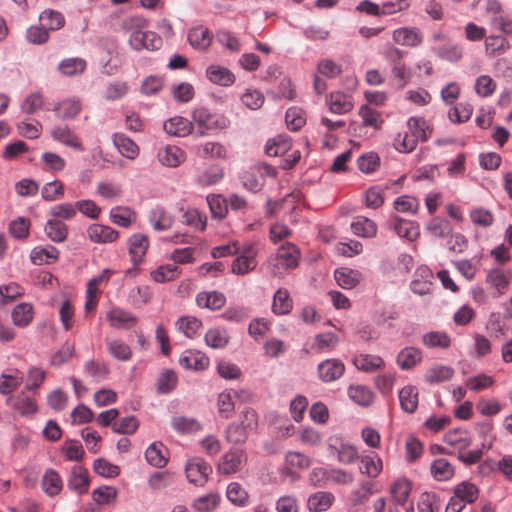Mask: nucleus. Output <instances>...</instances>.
<instances>
[{
	"mask_svg": "<svg viewBox=\"0 0 512 512\" xmlns=\"http://www.w3.org/2000/svg\"><path fill=\"white\" fill-rule=\"evenodd\" d=\"M239 418L240 422H232L226 427L225 438L229 443H245L249 434L256 431L258 427V415L253 409H245Z\"/></svg>",
	"mask_w": 512,
	"mask_h": 512,
	"instance_id": "obj_1",
	"label": "nucleus"
},
{
	"mask_svg": "<svg viewBox=\"0 0 512 512\" xmlns=\"http://www.w3.org/2000/svg\"><path fill=\"white\" fill-rule=\"evenodd\" d=\"M299 258V249L293 243L286 242L278 248L275 256L269 259L271 273L276 277H283L287 270L298 266Z\"/></svg>",
	"mask_w": 512,
	"mask_h": 512,
	"instance_id": "obj_2",
	"label": "nucleus"
},
{
	"mask_svg": "<svg viewBox=\"0 0 512 512\" xmlns=\"http://www.w3.org/2000/svg\"><path fill=\"white\" fill-rule=\"evenodd\" d=\"M193 128L196 127L198 135L203 136L208 132L225 127V120L218 118L216 115L204 107L196 108L192 113Z\"/></svg>",
	"mask_w": 512,
	"mask_h": 512,
	"instance_id": "obj_3",
	"label": "nucleus"
},
{
	"mask_svg": "<svg viewBox=\"0 0 512 512\" xmlns=\"http://www.w3.org/2000/svg\"><path fill=\"white\" fill-rule=\"evenodd\" d=\"M327 445L330 453L336 454L337 460L341 464L350 465L359 459L357 448L350 443L343 442L339 437H330Z\"/></svg>",
	"mask_w": 512,
	"mask_h": 512,
	"instance_id": "obj_4",
	"label": "nucleus"
},
{
	"mask_svg": "<svg viewBox=\"0 0 512 512\" xmlns=\"http://www.w3.org/2000/svg\"><path fill=\"white\" fill-rule=\"evenodd\" d=\"M186 477L190 483L203 486L212 473L211 465L200 457L188 460L185 467Z\"/></svg>",
	"mask_w": 512,
	"mask_h": 512,
	"instance_id": "obj_5",
	"label": "nucleus"
},
{
	"mask_svg": "<svg viewBox=\"0 0 512 512\" xmlns=\"http://www.w3.org/2000/svg\"><path fill=\"white\" fill-rule=\"evenodd\" d=\"M246 462V454L243 450L231 449L221 457L218 463V471L221 474L230 475L240 471Z\"/></svg>",
	"mask_w": 512,
	"mask_h": 512,
	"instance_id": "obj_6",
	"label": "nucleus"
},
{
	"mask_svg": "<svg viewBox=\"0 0 512 512\" xmlns=\"http://www.w3.org/2000/svg\"><path fill=\"white\" fill-rule=\"evenodd\" d=\"M148 21L141 16H130L122 20L120 28L125 34L129 35V44L131 47H140L142 44L138 40V35L147 29Z\"/></svg>",
	"mask_w": 512,
	"mask_h": 512,
	"instance_id": "obj_7",
	"label": "nucleus"
},
{
	"mask_svg": "<svg viewBox=\"0 0 512 512\" xmlns=\"http://www.w3.org/2000/svg\"><path fill=\"white\" fill-rule=\"evenodd\" d=\"M318 376L325 383L339 379L345 371L344 364L338 359H326L317 367Z\"/></svg>",
	"mask_w": 512,
	"mask_h": 512,
	"instance_id": "obj_8",
	"label": "nucleus"
},
{
	"mask_svg": "<svg viewBox=\"0 0 512 512\" xmlns=\"http://www.w3.org/2000/svg\"><path fill=\"white\" fill-rule=\"evenodd\" d=\"M88 239L97 244H108L115 242L119 233L110 226L103 224H91L87 228Z\"/></svg>",
	"mask_w": 512,
	"mask_h": 512,
	"instance_id": "obj_9",
	"label": "nucleus"
},
{
	"mask_svg": "<svg viewBox=\"0 0 512 512\" xmlns=\"http://www.w3.org/2000/svg\"><path fill=\"white\" fill-rule=\"evenodd\" d=\"M392 38L401 46L417 47L423 41L421 31L416 27H401L393 31Z\"/></svg>",
	"mask_w": 512,
	"mask_h": 512,
	"instance_id": "obj_10",
	"label": "nucleus"
},
{
	"mask_svg": "<svg viewBox=\"0 0 512 512\" xmlns=\"http://www.w3.org/2000/svg\"><path fill=\"white\" fill-rule=\"evenodd\" d=\"M209 363V358L198 350H186L179 358L180 366L187 370L202 371L209 366Z\"/></svg>",
	"mask_w": 512,
	"mask_h": 512,
	"instance_id": "obj_11",
	"label": "nucleus"
},
{
	"mask_svg": "<svg viewBox=\"0 0 512 512\" xmlns=\"http://www.w3.org/2000/svg\"><path fill=\"white\" fill-rule=\"evenodd\" d=\"M485 282L495 291L494 296L499 297L507 292L510 279L502 269L493 268L487 271Z\"/></svg>",
	"mask_w": 512,
	"mask_h": 512,
	"instance_id": "obj_12",
	"label": "nucleus"
},
{
	"mask_svg": "<svg viewBox=\"0 0 512 512\" xmlns=\"http://www.w3.org/2000/svg\"><path fill=\"white\" fill-rule=\"evenodd\" d=\"M148 222L158 232L169 230L174 223L173 216L162 206H155L148 214Z\"/></svg>",
	"mask_w": 512,
	"mask_h": 512,
	"instance_id": "obj_13",
	"label": "nucleus"
},
{
	"mask_svg": "<svg viewBox=\"0 0 512 512\" xmlns=\"http://www.w3.org/2000/svg\"><path fill=\"white\" fill-rule=\"evenodd\" d=\"M51 137L70 148L77 151H83L84 146L81 143L79 137L66 125L55 126L51 130Z\"/></svg>",
	"mask_w": 512,
	"mask_h": 512,
	"instance_id": "obj_14",
	"label": "nucleus"
},
{
	"mask_svg": "<svg viewBox=\"0 0 512 512\" xmlns=\"http://www.w3.org/2000/svg\"><path fill=\"white\" fill-rule=\"evenodd\" d=\"M89 483L90 480L87 469L82 466L75 465L68 478V487L72 491L82 495L88 491Z\"/></svg>",
	"mask_w": 512,
	"mask_h": 512,
	"instance_id": "obj_15",
	"label": "nucleus"
},
{
	"mask_svg": "<svg viewBox=\"0 0 512 512\" xmlns=\"http://www.w3.org/2000/svg\"><path fill=\"white\" fill-rule=\"evenodd\" d=\"M163 129L169 135L185 137L192 133L193 124L184 117L175 116L163 123Z\"/></svg>",
	"mask_w": 512,
	"mask_h": 512,
	"instance_id": "obj_16",
	"label": "nucleus"
},
{
	"mask_svg": "<svg viewBox=\"0 0 512 512\" xmlns=\"http://www.w3.org/2000/svg\"><path fill=\"white\" fill-rule=\"evenodd\" d=\"M107 320L111 327L116 329H127L137 322V317L121 308H112L107 313Z\"/></svg>",
	"mask_w": 512,
	"mask_h": 512,
	"instance_id": "obj_17",
	"label": "nucleus"
},
{
	"mask_svg": "<svg viewBox=\"0 0 512 512\" xmlns=\"http://www.w3.org/2000/svg\"><path fill=\"white\" fill-rule=\"evenodd\" d=\"M129 253L134 264H139L149 247V239L145 234H133L128 240Z\"/></svg>",
	"mask_w": 512,
	"mask_h": 512,
	"instance_id": "obj_18",
	"label": "nucleus"
},
{
	"mask_svg": "<svg viewBox=\"0 0 512 512\" xmlns=\"http://www.w3.org/2000/svg\"><path fill=\"white\" fill-rule=\"evenodd\" d=\"M196 303L201 308L219 310L225 305L226 297L218 291H203L197 294Z\"/></svg>",
	"mask_w": 512,
	"mask_h": 512,
	"instance_id": "obj_19",
	"label": "nucleus"
},
{
	"mask_svg": "<svg viewBox=\"0 0 512 512\" xmlns=\"http://www.w3.org/2000/svg\"><path fill=\"white\" fill-rule=\"evenodd\" d=\"M171 427L174 431L182 435L193 434L202 429L201 423L196 418L182 415L172 417Z\"/></svg>",
	"mask_w": 512,
	"mask_h": 512,
	"instance_id": "obj_20",
	"label": "nucleus"
},
{
	"mask_svg": "<svg viewBox=\"0 0 512 512\" xmlns=\"http://www.w3.org/2000/svg\"><path fill=\"white\" fill-rule=\"evenodd\" d=\"M353 364L358 370L367 373H372L382 369L385 365V362L378 355L362 353L354 357Z\"/></svg>",
	"mask_w": 512,
	"mask_h": 512,
	"instance_id": "obj_21",
	"label": "nucleus"
},
{
	"mask_svg": "<svg viewBox=\"0 0 512 512\" xmlns=\"http://www.w3.org/2000/svg\"><path fill=\"white\" fill-rule=\"evenodd\" d=\"M327 104L329 110L335 114H345L353 109V101L350 95L342 92H333L330 94Z\"/></svg>",
	"mask_w": 512,
	"mask_h": 512,
	"instance_id": "obj_22",
	"label": "nucleus"
},
{
	"mask_svg": "<svg viewBox=\"0 0 512 512\" xmlns=\"http://www.w3.org/2000/svg\"><path fill=\"white\" fill-rule=\"evenodd\" d=\"M293 309V300L286 288H279L272 302V312L277 316L287 315Z\"/></svg>",
	"mask_w": 512,
	"mask_h": 512,
	"instance_id": "obj_23",
	"label": "nucleus"
},
{
	"mask_svg": "<svg viewBox=\"0 0 512 512\" xmlns=\"http://www.w3.org/2000/svg\"><path fill=\"white\" fill-rule=\"evenodd\" d=\"M41 486L46 495L54 497L61 492L63 481L56 470L47 469L42 477Z\"/></svg>",
	"mask_w": 512,
	"mask_h": 512,
	"instance_id": "obj_24",
	"label": "nucleus"
},
{
	"mask_svg": "<svg viewBox=\"0 0 512 512\" xmlns=\"http://www.w3.org/2000/svg\"><path fill=\"white\" fill-rule=\"evenodd\" d=\"M207 78L220 86H231L235 82V75L228 69L219 65H211L206 70Z\"/></svg>",
	"mask_w": 512,
	"mask_h": 512,
	"instance_id": "obj_25",
	"label": "nucleus"
},
{
	"mask_svg": "<svg viewBox=\"0 0 512 512\" xmlns=\"http://www.w3.org/2000/svg\"><path fill=\"white\" fill-rule=\"evenodd\" d=\"M334 278L341 288L349 290L359 284L362 275L358 270L341 267L335 270Z\"/></svg>",
	"mask_w": 512,
	"mask_h": 512,
	"instance_id": "obj_26",
	"label": "nucleus"
},
{
	"mask_svg": "<svg viewBox=\"0 0 512 512\" xmlns=\"http://www.w3.org/2000/svg\"><path fill=\"white\" fill-rule=\"evenodd\" d=\"M157 157L162 165L177 167L184 161L185 154L179 147L168 145L159 150Z\"/></svg>",
	"mask_w": 512,
	"mask_h": 512,
	"instance_id": "obj_27",
	"label": "nucleus"
},
{
	"mask_svg": "<svg viewBox=\"0 0 512 512\" xmlns=\"http://www.w3.org/2000/svg\"><path fill=\"white\" fill-rule=\"evenodd\" d=\"M59 251L54 246L35 247L30 253V259L35 265L51 264L58 260Z\"/></svg>",
	"mask_w": 512,
	"mask_h": 512,
	"instance_id": "obj_28",
	"label": "nucleus"
},
{
	"mask_svg": "<svg viewBox=\"0 0 512 512\" xmlns=\"http://www.w3.org/2000/svg\"><path fill=\"white\" fill-rule=\"evenodd\" d=\"M335 500L334 495L328 491H319L309 496L307 506L311 512L328 510Z\"/></svg>",
	"mask_w": 512,
	"mask_h": 512,
	"instance_id": "obj_29",
	"label": "nucleus"
},
{
	"mask_svg": "<svg viewBox=\"0 0 512 512\" xmlns=\"http://www.w3.org/2000/svg\"><path fill=\"white\" fill-rule=\"evenodd\" d=\"M81 108L82 106L79 100L69 98L58 102L54 107V111L58 118L62 120H70L74 119L80 113Z\"/></svg>",
	"mask_w": 512,
	"mask_h": 512,
	"instance_id": "obj_30",
	"label": "nucleus"
},
{
	"mask_svg": "<svg viewBox=\"0 0 512 512\" xmlns=\"http://www.w3.org/2000/svg\"><path fill=\"white\" fill-rule=\"evenodd\" d=\"M46 236L55 243H62L67 239L68 227L61 221L54 218L49 219L44 227Z\"/></svg>",
	"mask_w": 512,
	"mask_h": 512,
	"instance_id": "obj_31",
	"label": "nucleus"
},
{
	"mask_svg": "<svg viewBox=\"0 0 512 512\" xmlns=\"http://www.w3.org/2000/svg\"><path fill=\"white\" fill-rule=\"evenodd\" d=\"M422 353L415 347H405L397 355V364L402 370H409L419 364Z\"/></svg>",
	"mask_w": 512,
	"mask_h": 512,
	"instance_id": "obj_32",
	"label": "nucleus"
},
{
	"mask_svg": "<svg viewBox=\"0 0 512 512\" xmlns=\"http://www.w3.org/2000/svg\"><path fill=\"white\" fill-rule=\"evenodd\" d=\"M212 36L208 28L198 26L188 32L189 43L200 50L207 49L211 44Z\"/></svg>",
	"mask_w": 512,
	"mask_h": 512,
	"instance_id": "obj_33",
	"label": "nucleus"
},
{
	"mask_svg": "<svg viewBox=\"0 0 512 512\" xmlns=\"http://www.w3.org/2000/svg\"><path fill=\"white\" fill-rule=\"evenodd\" d=\"M12 320L14 325L20 328L28 326L34 317L33 306L30 303H20L12 310Z\"/></svg>",
	"mask_w": 512,
	"mask_h": 512,
	"instance_id": "obj_34",
	"label": "nucleus"
},
{
	"mask_svg": "<svg viewBox=\"0 0 512 512\" xmlns=\"http://www.w3.org/2000/svg\"><path fill=\"white\" fill-rule=\"evenodd\" d=\"M444 442L447 445L457 449L458 452H462L470 446L471 439L467 431L455 429L448 431L444 435Z\"/></svg>",
	"mask_w": 512,
	"mask_h": 512,
	"instance_id": "obj_35",
	"label": "nucleus"
},
{
	"mask_svg": "<svg viewBox=\"0 0 512 512\" xmlns=\"http://www.w3.org/2000/svg\"><path fill=\"white\" fill-rule=\"evenodd\" d=\"M407 128L418 141H427L432 134V129L422 117H410Z\"/></svg>",
	"mask_w": 512,
	"mask_h": 512,
	"instance_id": "obj_36",
	"label": "nucleus"
},
{
	"mask_svg": "<svg viewBox=\"0 0 512 512\" xmlns=\"http://www.w3.org/2000/svg\"><path fill=\"white\" fill-rule=\"evenodd\" d=\"M291 146V140L288 136L278 135L267 141L265 152L268 156H282L291 149Z\"/></svg>",
	"mask_w": 512,
	"mask_h": 512,
	"instance_id": "obj_37",
	"label": "nucleus"
},
{
	"mask_svg": "<svg viewBox=\"0 0 512 512\" xmlns=\"http://www.w3.org/2000/svg\"><path fill=\"white\" fill-rule=\"evenodd\" d=\"M108 352L112 357L119 361H128L132 357V351L121 339L106 338L105 339Z\"/></svg>",
	"mask_w": 512,
	"mask_h": 512,
	"instance_id": "obj_38",
	"label": "nucleus"
},
{
	"mask_svg": "<svg viewBox=\"0 0 512 512\" xmlns=\"http://www.w3.org/2000/svg\"><path fill=\"white\" fill-rule=\"evenodd\" d=\"M382 469V460L377 454L365 455L360 458L359 470L362 474L370 478H376L381 473Z\"/></svg>",
	"mask_w": 512,
	"mask_h": 512,
	"instance_id": "obj_39",
	"label": "nucleus"
},
{
	"mask_svg": "<svg viewBox=\"0 0 512 512\" xmlns=\"http://www.w3.org/2000/svg\"><path fill=\"white\" fill-rule=\"evenodd\" d=\"M390 493L393 501L396 504L404 506L411 493V483L406 478L396 480L390 488Z\"/></svg>",
	"mask_w": 512,
	"mask_h": 512,
	"instance_id": "obj_40",
	"label": "nucleus"
},
{
	"mask_svg": "<svg viewBox=\"0 0 512 512\" xmlns=\"http://www.w3.org/2000/svg\"><path fill=\"white\" fill-rule=\"evenodd\" d=\"M110 220L112 223L128 228L136 219V213L128 207H114L110 210Z\"/></svg>",
	"mask_w": 512,
	"mask_h": 512,
	"instance_id": "obj_41",
	"label": "nucleus"
},
{
	"mask_svg": "<svg viewBox=\"0 0 512 512\" xmlns=\"http://www.w3.org/2000/svg\"><path fill=\"white\" fill-rule=\"evenodd\" d=\"M454 374L452 367L447 365H435L427 369L425 381L429 384H439L448 381Z\"/></svg>",
	"mask_w": 512,
	"mask_h": 512,
	"instance_id": "obj_42",
	"label": "nucleus"
},
{
	"mask_svg": "<svg viewBox=\"0 0 512 512\" xmlns=\"http://www.w3.org/2000/svg\"><path fill=\"white\" fill-rule=\"evenodd\" d=\"M113 142L118 151L128 159H135L139 154L138 145L123 134H115Z\"/></svg>",
	"mask_w": 512,
	"mask_h": 512,
	"instance_id": "obj_43",
	"label": "nucleus"
},
{
	"mask_svg": "<svg viewBox=\"0 0 512 512\" xmlns=\"http://www.w3.org/2000/svg\"><path fill=\"white\" fill-rule=\"evenodd\" d=\"M401 408L407 413H413L418 407V391L414 386H405L399 391Z\"/></svg>",
	"mask_w": 512,
	"mask_h": 512,
	"instance_id": "obj_44",
	"label": "nucleus"
},
{
	"mask_svg": "<svg viewBox=\"0 0 512 512\" xmlns=\"http://www.w3.org/2000/svg\"><path fill=\"white\" fill-rule=\"evenodd\" d=\"M393 230L399 237L406 238L409 241H413L419 236L418 225L413 221L405 219H395Z\"/></svg>",
	"mask_w": 512,
	"mask_h": 512,
	"instance_id": "obj_45",
	"label": "nucleus"
},
{
	"mask_svg": "<svg viewBox=\"0 0 512 512\" xmlns=\"http://www.w3.org/2000/svg\"><path fill=\"white\" fill-rule=\"evenodd\" d=\"M227 499L235 506L244 507L248 504L249 495L238 482H231L226 489Z\"/></svg>",
	"mask_w": 512,
	"mask_h": 512,
	"instance_id": "obj_46",
	"label": "nucleus"
},
{
	"mask_svg": "<svg viewBox=\"0 0 512 512\" xmlns=\"http://www.w3.org/2000/svg\"><path fill=\"white\" fill-rule=\"evenodd\" d=\"M434 53L442 60L456 63L463 57V48L456 43H448L434 49Z\"/></svg>",
	"mask_w": 512,
	"mask_h": 512,
	"instance_id": "obj_47",
	"label": "nucleus"
},
{
	"mask_svg": "<svg viewBox=\"0 0 512 512\" xmlns=\"http://www.w3.org/2000/svg\"><path fill=\"white\" fill-rule=\"evenodd\" d=\"M478 496L479 490L476 485L470 482H462L455 487L453 497L466 505L475 502Z\"/></svg>",
	"mask_w": 512,
	"mask_h": 512,
	"instance_id": "obj_48",
	"label": "nucleus"
},
{
	"mask_svg": "<svg viewBox=\"0 0 512 512\" xmlns=\"http://www.w3.org/2000/svg\"><path fill=\"white\" fill-rule=\"evenodd\" d=\"M23 373L15 369L11 374H1L0 393L7 395L15 391L23 382Z\"/></svg>",
	"mask_w": 512,
	"mask_h": 512,
	"instance_id": "obj_49",
	"label": "nucleus"
},
{
	"mask_svg": "<svg viewBox=\"0 0 512 512\" xmlns=\"http://www.w3.org/2000/svg\"><path fill=\"white\" fill-rule=\"evenodd\" d=\"M220 500L221 497L218 493L211 492L196 498L192 503V508L197 512H212L218 507Z\"/></svg>",
	"mask_w": 512,
	"mask_h": 512,
	"instance_id": "obj_50",
	"label": "nucleus"
},
{
	"mask_svg": "<svg viewBox=\"0 0 512 512\" xmlns=\"http://www.w3.org/2000/svg\"><path fill=\"white\" fill-rule=\"evenodd\" d=\"M40 24L49 30H59L65 24L63 15L51 9L44 10L39 16Z\"/></svg>",
	"mask_w": 512,
	"mask_h": 512,
	"instance_id": "obj_51",
	"label": "nucleus"
},
{
	"mask_svg": "<svg viewBox=\"0 0 512 512\" xmlns=\"http://www.w3.org/2000/svg\"><path fill=\"white\" fill-rule=\"evenodd\" d=\"M145 458L150 465L157 468H162L167 464L162 443L154 442L150 444L145 451Z\"/></svg>",
	"mask_w": 512,
	"mask_h": 512,
	"instance_id": "obj_52",
	"label": "nucleus"
},
{
	"mask_svg": "<svg viewBox=\"0 0 512 512\" xmlns=\"http://www.w3.org/2000/svg\"><path fill=\"white\" fill-rule=\"evenodd\" d=\"M205 342L214 349H222L229 343V334L222 328H211L205 334Z\"/></svg>",
	"mask_w": 512,
	"mask_h": 512,
	"instance_id": "obj_53",
	"label": "nucleus"
},
{
	"mask_svg": "<svg viewBox=\"0 0 512 512\" xmlns=\"http://www.w3.org/2000/svg\"><path fill=\"white\" fill-rule=\"evenodd\" d=\"M348 395L353 402L361 406H369L374 399L373 392L368 387L362 385L350 386L348 388Z\"/></svg>",
	"mask_w": 512,
	"mask_h": 512,
	"instance_id": "obj_54",
	"label": "nucleus"
},
{
	"mask_svg": "<svg viewBox=\"0 0 512 512\" xmlns=\"http://www.w3.org/2000/svg\"><path fill=\"white\" fill-rule=\"evenodd\" d=\"M86 68V61L82 58H67L59 63L58 69L65 76L82 74Z\"/></svg>",
	"mask_w": 512,
	"mask_h": 512,
	"instance_id": "obj_55",
	"label": "nucleus"
},
{
	"mask_svg": "<svg viewBox=\"0 0 512 512\" xmlns=\"http://www.w3.org/2000/svg\"><path fill=\"white\" fill-rule=\"evenodd\" d=\"M351 229L357 236L370 238L376 235V224L365 217H359L356 221L351 223Z\"/></svg>",
	"mask_w": 512,
	"mask_h": 512,
	"instance_id": "obj_56",
	"label": "nucleus"
},
{
	"mask_svg": "<svg viewBox=\"0 0 512 512\" xmlns=\"http://www.w3.org/2000/svg\"><path fill=\"white\" fill-rule=\"evenodd\" d=\"M422 342L429 348H443L446 349L450 346L451 340L447 333L432 331L423 335Z\"/></svg>",
	"mask_w": 512,
	"mask_h": 512,
	"instance_id": "obj_57",
	"label": "nucleus"
},
{
	"mask_svg": "<svg viewBox=\"0 0 512 512\" xmlns=\"http://www.w3.org/2000/svg\"><path fill=\"white\" fill-rule=\"evenodd\" d=\"M201 326L202 322L194 316H183L176 321L177 329L188 338H193Z\"/></svg>",
	"mask_w": 512,
	"mask_h": 512,
	"instance_id": "obj_58",
	"label": "nucleus"
},
{
	"mask_svg": "<svg viewBox=\"0 0 512 512\" xmlns=\"http://www.w3.org/2000/svg\"><path fill=\"white\" fill-rule=\"evenodd\" d=\"M431 473L438 481H446L454 475L453 466L444 458L436 459L431 465Z\"/></svg>",
	"mask_w": 512,
	"mask_h": 512,
	"instance_id": "obj_59",
	"label": "nucleus"
},
{
	"mask_svg": "<svg viewBox=\"0 0 512 512\" xmlns=\"http://www.w3.org/2000/svg\"><path fill=\"white\" fill-rule=\"evenodd\" d=\"M339 343V338L332 332H326L316 335L313 348L317 352H328L334 349Z\"/></svg>",
	"mask_w": 512,
	"mask_h": 512,
	"instance_id": "obj_60",
	"label": "nucleus"
},
{
	"mask_svg": "<svg viewBox=\"0 0 512 512\" xmlns=\"http://www.w3.org/2000/svg\"><path fill=\"white\" fill-rule=\"evenodd\" d=\"M138 40L142 44L140 47H132L134 50H158L162 46V39L155 32L144 30L138 35Z\"/></svg>",
	"mask_w": 512,
	"mask_h": 512,
	"instance_id": "obj_61",
	"label": "nucleus"
},
{
	"mask_svg": "<svg viewBox=\"0 0 512 512\" xmlns=\"http://www.w3.org/2000/svg\"><path fill=\"white\" fill-rule=\"evenodd\" d=\"M358 114L361 117L364 126H370L375 129H379L383 122L381 119V114L369 105H362Z\"/></svg>",
	"mask_w": 512,
	"mask_h": 512,
	"instance_id": "obj_62",
	"label": "nucleus"
},
{
	"mask_svg": "<svg viewBox=\"0 0 512 512\" xmlns=\"http://www.w3.org/2000/svg\"><path fill=\"white\" fill-rule=\"evenodd\" d=\"M418 140L407 130L404 133H398L394 140V146L401 153H410L415 150Z\"/></svg>",
	"mask_w": 512,
	"mask_h": 512,
	"instance_id": "obj_63",
	"label": "nucleus"
},
{
	"mask_svg": "<svg viewBox=\"0 0 512 512\" xmlns=\"http://www.w3.org/2000/svg\"><path fill=\"white\" fill-rule=\"evenodd\" d=\"M77 214L76 204L74 203H61L51 207L49 215L57 220H71Z\"/></svg>",
	"mask_w": 512,
	"mask_h": 512,
	"instance_id": "obj_64",
	"label": "nucleus"
}]
</instances>
